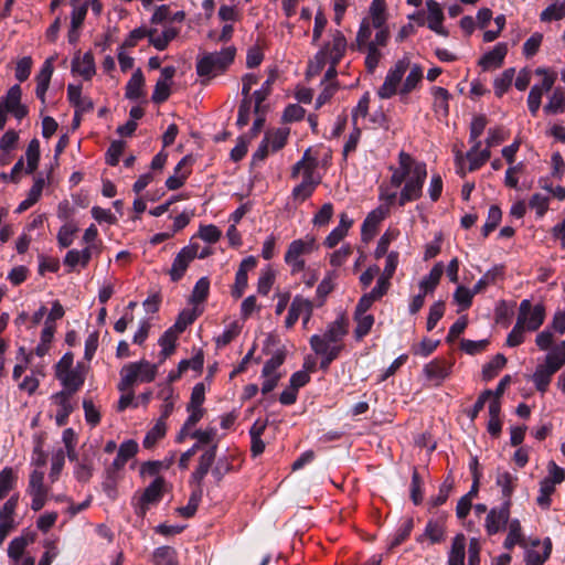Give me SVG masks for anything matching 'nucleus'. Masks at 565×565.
I'll return each instance as SVG.
<instances>
[{"label": "nucleus", "mask_w": 565, "mask_h": 565, "mask_svg": "<svg viewBox=\"0 0 565 565\" xmlns=\"http://www.w3.org/2000/svg\"><path fill=\"white\" fill-rule=\"evenodd\" d=\"M235 46H227L220 52L206 53L196 61V73L202 77L201 83L207 85L217 74L224 73L234 62Z\"/></svg>", "instance_id": "f257e3e1"}, {"label": "nucleus", "mask_w": 565, "mask_h": 565, "mask_svg": "<svg viewBox=\"0 0 565 565\" xmlns=\"http://www.w3.org/2000/svg\"><path fill=\"white\" fill-rule=\"evenodd\" d=\"M157 374L158 364H151L145 359L139 362L128 363L120 371L118 390L125 392L132 387L138 380L143 383H150L156 379Z\"/></svg>", "instance_id": "f03ea898"}, {"label": "nucleus", "mask_w": 565, "mask_h": 565, "mask_svg": "<svg viewBox=\"0 0 565 565\" xmlns=\"http://www.w3.org/2000/svg\"><path fill=\"white\" fill-rule=\"evenodd\" d=\"M427 178V166L418 164L414 171V175H411L397 199L399 206H405L409 202L417 201L423 195V186Z\"/></svg>", "instance_id": "7ed1b4c3"}, {"label": "nucleus", "mask_w": 565, "mask_h": 565, "mask_svg": "<svg viewBox=\"0 0 565 565\" xmlns=\"http://www.w3.org/2000/svg\"><path fill=\"white\" fill-rule=\"evenodd\" d=\"M409 65L411 61L405 56L398 60L394 66L388 70L384 83L377 89V95L380 98L388 99L397 93L399 94L398 86Z\"/></svg>", "instance_id": "20e7f679"}, {"label": "nucleus", "mask_w": 565, "mask_h": 565, "mask_svg": "<svg viewBox=\"0 0 565 565\" xmlns=\"http://www.w3.org/2000/svg\"><path fill=\"white\" fill-rule=\"evenodd\" d=\"M348 320L341 316L327 326L323 334H312L310 338H318L321 345L326 349L340 345L342 352L344 350L343 339L348 334Z\"/></svg>", "instance_id": "39448f33"}, {"label": "nucleus", "mask_w": 565, "mask_h": 565, "mask_svg": "<svg viewBox=\"0 0 565 565\" xmlns=\"http://www.w3.org/2000/svg\"><path fill=\"white\" fill-rule=\"evenodd\" d=\"M347 50L345 36L340 31H335L331 42L327 43L316 55L320 67H322L327 60L332 64H339L344 56Z\"/></svg>", "instance_id": "423d86ee"}, {"label": "nucleus", "mask_w": 565, "mask_h": 565, "mask_svg": "<svg viewBox=\"0 0 565 565\" xmlns=\"http://www.w3.org/2000/svg\"><path fill=\"white\" fill-rule=\"evenodd\" d=\"M198 248H200L199 244L190 243L178 253L169 270L170 279L173 282L183 278L190 263L196 258Z\"/></svg>", "instance_id": "0eeeda50"}, {"label": "nucleus", "mask_w": 565, "mask_h": 565, "mask_svg": "<svg viewBox=\"0 0 565 565\" xmlns=\"http://www.w3.org/2000/svg\"><path fill=\"white\" fill-rule=\"evenodd\" d=\"M512 503L502 502L500 507L492 508L486 518V531L488 535H494L507 529L510 523V509Z\"/></svg>", "instance_id": "6e6552de"}, {"label": "nucleus", "mask_w": 565, "mask_h": 565, "mask_svg": "<svg viewBox=\"0 0 565 565\" xmlns=\"http://www.w3.org/2000/svg\"><path fill=\"white\" fill-rule=\"evenodd\" d=\"M316 168L317 159H311V162L307 164L305 172L302 173V181L292 189V198L300 203L309 199L313 194L317 185L320 183L319 180H315L313 178Z\"/></svg>", "instance_id": "1a4fd4ad"}, {"label": "nucleus", "mask_w": 565, "mask_h": 565, "mask_svg": "<svg viewBox=\"0 0 565 565\" xmlns=\"http://www.w3.org/2000/svg\"><path fill=\"white\" fill-rule=\"evenodd\" d=\"M454 362L444 358H436L424 365L423 373L429 381H435L439 386L451 374Z\"/></svg>", "instance_id": "9d476101"}, {"label": "nucleus", "mask_w": 565, "mask_h": 565, "mask_svg": "<svg viewBox=\"0 0 565 565\" xmlns=\"http://www.w3.org/2000/svg\"><path fill=\"white\" fill-rule=\"evenodd\" d=\"M217 444H213L207 447L203 454L199 457V462L194 471L190 477V484L198 483L202 484L204 478L209 473L210 470L213 469V465L215 463L216 454H217Z\"/></svg>", "instance_id": "9b49d317"}, {"label": "nucleus", "mask_w": 565, "mask_h": 565, "mask_svg": "<svg viewBox=\"0 0 565 565\" xmlns=\"http://www.w3.org/2000/svg\"><path fill=\"white\" fill-rule=\"evenodd\" d=\"M319 245L312 235H306L305 238L292 241L285 253L284 260L290 262L291 259H303L302 256L309 255L317 250Z\"/></svg>", "instance_id": "f8f14e48"}, {"label": "nucleus", "mask_w": 565, "mask_h": 565, "mask_svg": "<svg viewBox=\"0 0 565 565\" xmlns=\"http://www.w3.org/2000/svg\"><path fill=\"white\" fill-rule=\"evenodd\" d=\"M312 302L302 296L297 295L289 307L288 315L285 319L286 328H292L298 321L300 315L305 313L303 322L306 323L312 315Z\"/></svg>", "instance_id": "ddd939ff"}, {"label": "nucleus", "mask_w": 565, "mask_h": 565, "mask_svg": "<svg viewBox=\"0 0 565 565\" xmlns=\"http://www.w3.org/2000/svg\"><path fill=\"white\" fill-rule=\"evenodd\" d=\"M83 367L84 365L82 363H77L74 370L66 372L63 375L58 374L57 380L64 387V390L60 391L58 393H65L68 396H73V394L81 390L85 382Z\"/></svg>", "instance_id": "4468645a"}, {"label": "nucleus", "mask_w": 565, "mask_h": 565, "mask_svg": "<svg viewBox=\"0 0 565 565\" xmlns=\"http://www.w3.org/2000/svg\"><path fill=\"white\" fill-rule=\"evenodd\" d=\"M388 216V206L380 205L371 211L362 223V237L364 241L373 237L377 232V226Z\"/></svg>", "instance_id": "2eb2a0df"}, {"label": "nucleus", "mask_w": 565, "mask_h": 565, "mask_svg": "<svg viewBox=\"0 0 565 565\" xmlns=\"http://www.w3.org/2000/svg\"><path fill=\"white\" fill-rule=\"evenodd\" d=\"M530 309V300L524 299L521 301L519 307V315L516 319V323L511 330V332L507 337V345L510 348L519 347L524 341V321H525V313Z\"/></svg>", "instance_id": "dca6fc26"}, {"label": "nucleus", "mask_w": 565, "mask_h": 565, "mask_svg": "<svg viewBox=\"0 0 565 565\" xmlns=\"http://www.w3.org/2000/svg\"><path fill=\"white\" fill-rule=\"evenodd\" d=\"M541 541L534 539L531 542V548H526L524 553L525 565H544L552 553V541L550 537H545L543 541V552L540 553L535 547L540 546Z\"/></svg>", "instance_id": "f3484780"}, {"label": "nucleus", "mask_w": 565, "mask_h": 565, "mask_svg": "<svg viewBox=\"0 0 565 565\" xmlns=\"http://www.w3.org/2000/svg\"><path fill=\"white\" fill-rule=\"evenodd\" d=\"M22 90L20 85L15 84L9 88L6 96L0 100V130L4 129L7 114L21 104Z\"/></svg>", "instance_id": "a211bd4d"}, {"label": "nucleus", "mask_w": 565, "mask_h": 565, "mask_svg": "<svg viewBox=\"0 0 565 565\" xmlns=\"http://www.w3.org/2000/svg\"><path fill=\"white\" fill-rule=\"evenodd\" d=\"M507 54V43H498L491 51L487 52L481 56V58L478 62V65L481 66L483 71L501 67Z\"/></svg>", "instance_id": "6ab92c4d"}, {"label": "nucleus", "mask_w": 565, "mask_h": 565, "mask_svg": "<svg viewBox=\"0 0 565 565\" xmlns=\"http://www.w3.org/2000/svg\"><path fill=\"white\" fill-rule=\"evenodd\" d=\"M94 457L95 452L85 450L77 459L74 468V476L78 482L86 483L90 480L94 473Z\"/></svg>", "instance_id": "aec40b11"}, {"label": "nucleus", "mask_w": 565, "mask_h": 565, "mask_svg": "<svg viewBox=\"0 0 565 565\" xmlns=\"http://www.w3.org/2000/svg\"><path fill=\"white\" fill-rule=\"evenodd\" d=\"M309 344L311 350L319 356H321L320 369L327 371L330 364L337 360L341 354V347H332V349H326L321 345L318 338H310Z\"/></svg>", "instance_id": "412c9836"}, {"label": "nucleus", "mask_w": 565, "mask_h": 565, "mask_svg": "<svg viewBox=\"0 0 565 565\" xmlns=\"http://www.w3.org/2000/svg\"><path fill=\"white\" fill-rule=\"evenodd\" d=\"M121 469H124V466L114 460L104 471L103 491L111 500L117 497V482Z\"/></svg>", "instance_id": "4be33fe9"}, {"label": "nucleus", "mask_w": 565, "mask_h": 565, "mask_svg": "<svg viewBox=\"0 0 565 565\" xmlns=\"http://www.w3.org/2000/svg\"><path fill=\"white\" fill-rule=\"evenodd\" d=\"M72 72L77 73L86 81L90 79L96 72L92 52H86L82 57L79 53L76 54L72 61Z\"/></svg>", "instance_id": "5701e85b"}, {"label": "nucleus", "mask_w": 565, "mask_h": 565, "mask_svg": "<svg viewBox=\"0 0 565 565\" xmlns=\"http://www.w3.org/2000/svg\"><path fill=\"white\" fill-rule=\"evenodd\" d=\"M52 61H53V58H47L43 63L40 72L35 78L36 79L35 95L42 102V104H45V95L49 89L51 77H52V74L54 71Z\"/></svg>", "instance_id": "b1692460"}, {"label": "nucleus", "mask_w": 565, "mask_h": 565, "mask_svg": "<svg viewBox=\"0 0 565 565\" xmlns=\"http://www.w3.org/2000/svg\"><path fill=\"white\" fill-rule=\"evenodd\" d=\"M145 83L146 81L142 71L137 68L126 84L125 97L129 100H138L139 98L145 97Z\"/></svg>", "instance_id": "393cba45"}, {"label": "nucleus", "mask_w": 565, "mask_h": 565, "mask_svg": "<svg viewBox=\"0 0 565 565\" xmlns=\"http://www.w3.org/2000/svg\"><path fill=\"white\" fill-rule=\"evenodd\" d=\"M71 397L65 393H55L52 399L58 405V411L55 415V423L62 427L68 423L70 415L74 412V406L71 403Z\"/></svg>", "instance_id": "a878e982"}, {"label": "nucleus", "mask_w": 565, "mask_h": 565, "mask_svg": "<svg viewBox=\"0 0 565 565\" xmlns=\"http://www.w3.org/2000/svg\"><path fill=\"white\" fill-rule=\"evenodd\" d=\"M353 220L349 218L345 213L340 215L339 225L333 228L326 237L323 244L328 248L335 247L348 234L349 228L352 226Z\"/></svg>", "instance_id": "bb28decb"}, {"label": "nucleus", "mask_w": 565, "mask_h": 565, "mask_svg": "<svg viewBox=\"0 0 565 565\" xmlns=\"http://www.w3.org/2000/svg\"><path fill=\"white\" fill-rule=\"evenodd\" d=\"M424 539H428L431 544H438L445 539V526L441 519L429 520L426 524L425 531L416 540L422 543Z\"/></svg>", "instance_id": "cd10ccee"}, {"label": "nucleus", "mask_w": 565, "mask_h": 565, "mask_svg": "<svg viewBox=\"0 0 565 565\" xmlns=\"http://www.w3.org/2000/svg\"><path fill=\"white\" fill-rule=\"evenodd\" d=\"M545 307L543 303H537L534 307L530 301V309L525 313L524 329L527 331H536L545 320Z\"/></svg>", "instance_id": "c85d7f7f"}, {"label": "nucleus", "mask_w": 565, "mask_h": 565, "mask_svg": "<svg viewBox=\"0 0 565 565\" xmlns=\"http://www.w3.org/2000/svg\"><path fill=\"white\" fill-rule=\"evenodd\" d=\"M193 484H194V487L191 491L188 504L185 507H180L177 510L178 513L185 519H190L196 513L199 504L203 497L202 484H198V483H193Z\"/></svg>", "instance_id": "c756f323"}, {"label": "nucleus", "mask_w": 565, "mask_h": 565, "mask_svg": "<svg viewBox=\"0 0 565 565\" xmlns=\"http://www.w3.org/2000/svg\"><path fill=\"white\" fill-rule=\"evenodd\" d=\"M565 364V341L556 344L552 351L546 355L545 363L543 364L554 374Z\"/></svg>", "instance_id": "7c9ffc66"}, {"label": "nucleus", "mask_w": 565, "mask_h": 565, "mask_svg": "<svg viewBox=\"0 0 565 565\" xmlns=\"http://www.w3.org/2000/svg\"><path fill=\"white\" fill-rule=\"evenodd\" d=\"M509 533L503 542L505 550H512L515 545L525 547V539L522 534L521 523L518 519H513L508 524Z\"/></svg>", "instance_id": "2f4dec72"}, {"label": "nucleus", "mask_w": 565, "mask_h": 565, "mask_svg": "<svg viewBox=\"0 0 565 565\" xmlns=\"http://www.w3.org/2000/svg\"><path fill=\"white\" fill-rule=\"evenodd\" d=\"M443 273L444 265L443 263L439 262L435 264L434 267L430 269L429 274L420 280L419 289L424 291V295L433 292L436 289L440 281Z\"/></svg>", "instance_id": "473e14b6"}, {"label": "nucleus", "mask_w": 565, "mask_h": 565, "mask_svg": "<svg viewBox=\"0 0 565 565\" xmlns=\"http://www.w3.org/2000/svg\"><path fill=\"white\" fill-rule=\"evenodd\" d=\"M163 477H157L143 491L140 499L145 503L157 504L163 497Z\"/></svg>", "instance_id": "72a5a7b5"}, {"label": "nucleus", "mask_w": 565, "mask_h": 565, "mask_svg": "<svg viewBox=\"0 0 565 565\" xmlns=\"http://www.w3.org/2000/svg\"><path fill=\"white\" fill-rule=\"evenodd\" d=\"M276 81L275 73H271L268 78L263 83L262 87L254 92L253 97L255 100L254 113H264L263 103L268 98L273 90V84Z\"/></svg>", "instance_id": "f704fd0d"}, {"label": "nucleus", "mask_w": 565, "mask_h": 565, "mask_svg": "<svg viewBox=\"0 0 565 565\" xmlns=\"http://www.w3.org/2000/svg\"><path fill=\"white\" fill-rule=\"evenodd\" d=\"M488 124L484 115H477L472 118L470 124L469 142L472 143V151H478L481 147L479 137L483 134Z\"/></svg>", "instance_id": "c9c22d12"}, {"label": "nucleus", "mask_w": 565, "mask_h": 565, "mask_svg": "<svg viewBox=\"0 0 565 565\" xmlns=\"http://www.w3.org/2000/svg\"><path fill=\"white\" fill-rule=\"evenodd\" d=\"M504 265H495L491 269H489L473 286L475 292L480 294L489 285L495 284L498 279H503L504 277Z\"/></svg>", "instance_id": "e433bc0d"}, {"label": "nucleus", "mask_w": 565, "mask_h": 565, "mask_svg": "<svg viewBox=\"0 0 565 565\" xmlns=\"http://www.w3.org/2000/svg\"><path fill=\"white\" fill-rule=\"evenodd\" d=\"M157 30L150 29L148 33L149 42L157 50L163 51L168 47L169 43L178 35V30L174 28L166 29L161 34L156 35Z\"/></svg>", "instance_id": "4c0bfd02"}, {"label": "nucleus", "mask_w": 565, "mask_h": 565, "mask_svg": "<svg viewBox=\"0 0 565 565\" xmlns=\"http://www.w3.org/2000/svg\"><path fill=\"white\" fill-rule=\"evenodd\" d=\"M154 565H179L178 552L172 546H160L153 551Z\"/></svg>", "instance_id": "58836bf2"}, {"label": "nucleus", "mask_w": 565, "mask_h": 565, "mask_svg": "<svg viewBox=\"0 0 565 565\" xmlns=\"http://www.w3.org/2000/svg\"><path fill=\"white\" fill-rule=\"evenodd\" d=\"M466 539L463 534H457L448 555V565H465Z\"/></svg>", "instance_id": "ea45409f"}, {"label": "nucleus", "mask_w": 565, "mask_h": 565, "mask_svg": "<svg viewBox=\"0 0 565 565\" xmlns=\"http://www.w3.org/2000/svg\"><path fill=\"white\" fill-rule=\"evenodd\" d=\"M424 77L423 67L418 64H414L406 76L403 85L399 88V95L406 96L414 90Z\"/></svg>", "instance_id": "a19ab883"}, {"label": "nucleus", "mask_w": 565, "mask_h": 565, "mask_svg": "<svg viewBox=\"0 0 565 565\" xmlns=\"http://www.w3.org/2000/svg\"><path fill=\"white\" fill-rule=\"evenodd\" d=\"M507 358L502 353H498L493 359L482 366V380L491 381L505 366Z\"/></svg>", "instance_id": "79ce46f5"}, {"label": "nucleus", "mask_w": 565, "mask_h": 565, "mask_svg": "<svg viewBox=\"0 0 565 565\" xmlns=\"http://www.w3.org/2000/svg\"><path fill=\"white\" fill-rule=\"evenodd\" d=\"M167 425L162 419H158L154 426L146 434L142 446L146 449H152L157 443L166 436Z\"/></svg>", "instance_id": "37998d69"}, {"label": "nucleus", "mask_w": 565, "mask_h": 565, "mask_svg": "<svg viewBox=\"0 0 565 565\" xmlns=\"http://www.w3.org/2000/svg\"><path fill=\"white\" fill-rule=\"evenodd\" d=\"M516 480L518 478L508 471L497 476V484L501 487L503 502L512 503L511 497L513 494Z\"/></svg>", "instance_id": "c03bdc74"}, {"label": "nucleus", "mask_w": 565, "mask_h": 565, "mask_svg": "<svg viewBox=\"0 0 565 565\" xmlns=\"http://www.w3.org/2000/svg\"><path fill=\"white\" fill-rule=\"evenodd\" d=\"M515 76V68L509 67L497 77L493 82L494 94L497 97H502L511 87L513 78Z\"/></svg>", "instance_id": "a18cd8bd"}, {"label": "nucleus", "mask_w": 565, "mask_h": 565, "mask_svg": "<svg viewBox=\"0 0 565 565\" xmlns=\"http://www.w3.org/2000/svg\"><path fill=\"white\" fill-rule=\"evenodd\" d=\"M553 375L554 373L552 371H550L544 365L539 364L532 375V382L534 383L535 388L541 393H545L548 388Z\"/></svg>", "instance_id": "49530a36"}, {"label": "nucleus", "mask_w": 565, "mask_h": 565, "mask_svg": "<svg viewBox=\"0 0 565 565\" xmlns=\"http://www.w3.org/2000/svg\"><path fill=\"white\" fill-rule=\"evenodd\" d=\"M414 529L413 518H407L403 524L396 530L391 542L388 543V550L392 551L405 542Z\"/></svg>", "instance_id": "de8ad7c7"}, {"label": "nucleus", "mask_w": 565, "mask_h": 565, "mask_svg": "<svg viewBox=\"0 0 565 565\" xmlns=\"http://www.w3.org/2000/svg\"><path fill=\"white\" fill-rule=\"evenodd\" d=\"M370 23L374 29H381L385 25L386 15H385V1L384 0H373L370 6Z\"/></svg>", "instance_id": "09e8293b"}, {"label": "nucleus", "mask_w": 565, "mask_h": 565, "mask_svg": "<svg viewBox=\"0 0 565 565\" xmlns=\"http://www.w3.org/2000/svg\"><path fill=\"white\" fill-rule=\"evenodd\" d=\"M138 443L134 439L125 440L120 444L116 458L114 459L121 466H126L127 461L138 452Z\"/></svg>", "instance_id": "8fccbe9b"}, {"label": "nucleus", "mask_w": 565, "mask_h": 565, "mask_svg": "<svg viewBox=\"0 0 565 565\" xmlns=\"http://www.w3.org/2000/svg\"><path fill=\"white\" fill-rule=\"evenodd\" d=\"M565 109V92L562 88H556L550 97L548 103L544 106V111L547 115H555L563 113Z\"/></svg>", "instance_id": "3c124183"}, {"label": "nucleus", "mask_w": 565, "mask_h": 565, "mask_svg": "<svg viewBox=\"0 0 565 565\" xmlns=\"http://www.w3.org/2000/svg\"><path fill=\"white\" fill-rule=\"evenodd\" d=\"M354 321L356 322V327L354 329V337L356 340L363 339L367 335L374 324V316L373 315H354Z\"/></svg>", "instance_id": "603ef678"}, {"label": "nucleus", "mask_w": 565, "mask_h": 565, "mask_svg": "<svg viewBox=\"0 0 565 565\" xmlns=\"http://www.w3.org/2000/svg\"><path fill=\"white\" fill-rule=\"evenodd\" d=\"M426 7L428 11L427 26L430 30H436V26L443 23L445 17L441 7L435 0H427Z\"/></svg>", "instance_id": "864d4df0"}, {"label": "nucleus", "mask_w": 565, "mask_h": 565, "mask_svg": "<svg viewBox=\"0 0 565 565\" xmlns=\"http://www.w3.org/2000/svg\"><path fill=\"white\" fill-rule=\"evenodd\" d=\"M78 232L75 222H68L62 225L57 233V243L61 248H67L73 244V237Z\"/></svg>", "instance_id": "5fc2aeb1"}, {"label": "nucleus", "mask_w": 565, "mask_h": 565, "mask_svg": "<svg viewBox=\"0 0 565 565\" xmlns=\"http://www.w3.org/2000/svg\"><path fill=\"white\" fill-rule=\"evenodd\" d=\"M26 493L28 494L49 493V489L44 484V472L43 471L35 469L30 473Z\"/></svg>", "instance_id": "6e6d98bb"}, {"label": "nucleus", "mask_w": 565, "mask_h": 565, "mask_svg": "<svg viewBox=\"0 0 565 565\" xmlns=\"http://www.w3.org/2000/svg\"><path fill=\"white\" fill-rule=\"evenodd\" d=\"M431 94L434 96V106L437 110H441L445 116L449 113V99L451 97L450 93L439 86H434L431 88Z\"/></svg>", "instance_id": "4d7b16f0"}, {"label": "nucleus", "mask_w": 565, "mask_h": 565, "mask_svg": "<svg viewBox=\"0 0 565 565\" xmlns=\"http://www.w3.org/2000/svg\"><path fill=\"white\" fill-rule=\"evenodd\" d=\"M424 479L419 475L416 468L413 469L412 481H411V500L415 505H419L423 502L424 493Z\"/></svg>", "instance_id": "13d9d810"}, {"label": "nucleus", "mask_w": 565, "mask_h": 565, "mask_svg": "<svg viewBox=\"0 0 565 565\" xmlns=\"http://www.w3.org/2000/svg\"><path fill=\"white\" fill-rule=\"evenodd\" d=\"M265 136L269 138V145L271 147V151H278L282 149L288 140L289 129L278 128L274 130H268Z\"/></svg>", "instance_id": "bf43d9fd"}, {"label": "nucleus", "mask_w": 565, "mask_h": 565, "mask_svg": "<svg viewBox=\"0 0 565 565\" xmlns=\"http://www.w3.org/2000/svg\"><path fill=\"white\" fill-rule=\"evenodd\" d=\"M502 218V211L498 205H491L488 212V217L482 226V236L486 238L493 232Z\"/></svg>", "instance_id": "052dcab7"}, {"label": "nucleus", "mask_w": 565, "mask_h": 565, "mask_svg": "<svg viewBox=\"0 0 565 565\" xmlns=\"http://www.w3.org/2000/svg\"><path fill=\"white\" fill-rule=\"evenodd\" d=\"M555 492V484L551 483L550 480L543 479L540 482V494L536 498V503L543 510H547L551 507V495Z\"/></svg>", "instance_id": "680f3d73"}, {"label": "nucleus", "mask_w": 565, "mask_h": 565, "mask_svg": "<svg viewBox=\"0 0 565 565\" xmlns=\"http://www.w3.org/2000/svg\"><path fill=\"white\" fill-rule=\"evenodd\" d=\"M210 291V280L207 277L200 278L193 290L190 298L191 303L199 305L206 300Z\"/></svg>", "instance_id": "e2e57ef3"}, {"label": "nucleus", "mask_w": 565, "mask_h": 565, "mask_svg": "<svg viewBox=\"0 0 565 565\" xmlns=\"http://www.w3.org/2000/svg\"><path fill=\"white\" fill-rule=\"evenodd\" d=\"M17 481L13 469L6 467L0 471V500L4 499Z\"/></svg>", "instance_id": "0e129e2a"}, {"label": "nucleus", "mask_w": 565, "mask_h": 565, "mask_svg": "<svg viewBox=\"0 0 565 565\" xmlns=\"http://www.w3.org/2000/svg\"><path fill=\"white\" fill-rule=\"evenodd\" d=\"M398 164L399 167L397 169L409 178L411 175H414V171L418 164L426 163L423 161H416L409 153L401 151L398 153Z\"/></svg>", "instance_id": "69168bd1"}, {"label": "nucleus", "mask_w": 565, "mask_h": 565, "mask_svg": "<svg viewBox=\"0 0 565 565\" xmlns=\"http://www.w3.org/2000/svg\"><path fill=\"white\" fill-rule=\"evenodd\" d=\"M285 359V351L278 350L268 361H266L262 370V376L269 377L270 375H274L275 371L284 364Z\"/></svg>", "instance_id": "338daca9"}, {"label": "nucleus", "mask_w": 565, "mask_h": 565, "mask_svg": "<svg viewBox=\"0 0 565 565\" xmlns=\"http://www.w3.org/2000/svg\"><path fill=\"white\" fill-rule=\"evenodd\" d=\"M564 17L565 3H553L548 6L546 9H544L540 14V19L543 22H551L553 20L558 21L562 20Z\"/></svg>", "instance_id": "774afa93"}]
</instances>
